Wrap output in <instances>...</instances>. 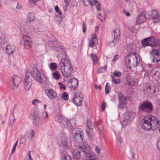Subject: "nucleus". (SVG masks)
I'll use <instances>...</instances> for the list:
<instances>
[{
    "mask_svg": "<svg viewBox=\"0 0 160 160\" xmlns=\"http://www.w3.org/2000/svg\"><path fill=\"white\" fill-rule=\"evenodd\" d=\"M31 75L35 80L38 81L41 83H43L41 74L37 68H33L31 72H30L29 70H27L25 73L24 83V89L25 91L29 90L30 88L32 82L31 79L30 78Z\"/></svg>",
    "mask_w": 160,
    "mask_h": 160,
    "instance_id": "obj_1",
    "label": "nucleus"
},
{
    "mask_svg": "<svg viewBox=\"0 0 160 160\" xmlns=\"http://www.w3.org/2000/svg\"><path fill=\"white\" fill-rule=\"evenodd\" d=\"M142 123L141 124L142 128L145 130H152L160 128V122L156 117L149 116L142 120Z\"/></svg>",
    "mask_w": 160,
    "mask_h": 160,
    "instance_id": "obj_2",
    "label": "nucleus"
},
{
    "mask_svg": "<svg viewBox=\"0 0 160 160\" xmlns=\"http://www.w3.org/2000/svg\"><path fill=\"white\" fill-rule=\"evenodd\" d=\"M62 57L60 63L61 71L64 77L67 78L72 73V67L67 55L65 54Z\"/></svg>",
    "mask_w": 160,
    "mask_h": 160,
    "instance_id": "obj_3",
    "label": "nucleus"
},
{
    "mask_svg": "<svg viewBox=\"0 0 160 160\" xmlns=\"http://www.w3.org/2000/svg\"><path fill=\"white\" fill-rule=\"evenodd\" d=\"M142 44L144 47H157L160 45V40L151 37L144 39L142 41Z\"/></svg>",
    "mask_w": 160,
    "mask_h": 160,
    "instance_id": "obj_4",
    "label": "nucleus"
},
{
    "mask_svg": "<svg viewBox=\"0 0 160 160\" xmlns=\"http://www.w3.org/2000/svg\"><path fill=\"white\" fill-rule=\"evenodd\" d=\"M42 114L37 109H35L33 114L31 116L32 125L34 127H38L41 124V117Z\"/></svg>",
    "mask_w": 160,
    "mask_h": 160,
    "instance_id": "obj_5",
    "label": "nucleus"
},
{
    "mask_svg": "<svg viewBox=\"0 0 160 160\" xmlns=\"http://www.w3.org/2000/svg\"><path fill=\"white\" fill-rule=\"evenodd\" d=\"M139 111L148 113L152 112L153 110L152 104L149 101H144L141 103L138 108Z\"/></svg>",
    "mask_w": 160,
    "mask_h": 160,
    "instance_id": "obj_6",
    "label": "nucleus"
},
{
    "mask_svg": "<svg viewBox=\"0 0 160 160\" xmlns=\"http://www.w3.org/2000/svg\"><path fill=\"white\" fill-rule=\"evenodd\" d=\"M135 116L136 114L133 112H126L123 116L122 125L123 126L130 124V122L132 121Z\"/></svg>",
    "mask_w": 160,
    "mask_h": 160,
    "instance_id": "obj_7",
    "label": "nucleus"
},
{
    "mask_svg": "<svg viewBox=\"0 0 160 160\" xmlns=\"http://www.w3.org/2000/svg\"><path fill=\"white\" fill-rule=\"evenodd\" d=\"M59 140L60 143V147L62 148H68V139L64 132L62 131L60 133Z\"/></svg>",
    "mask_w": 160,
    "mask_h": 160,
    "instance_id": "obj_8",
    "label": "nucleus"
},
{
    "mask_svg": "<svg viewBox=\"0 0 160 160\" xmlns=\"http://www.w3.org/2000/svg\"><path fill=\"white\" fill-rule=\"evenodd\" d=\"M21 78L17 75H13L11 80V82H12L10 87V89L13 90L16 89L21 81Z\"/></svg>",
    "mask_w": 160,
    "mask_h": 160,
    "instance_id": "obj_9",
    "label": "nucleus"
},
{
    "mask_svg": "<svg viewBox=\"0 0 160 160\" xmlns=\"http://www.w3.org/2000/svg\"><path fill=\"white\" fill-rule=\"evenodd\" d=\"M150 17L153 20L154 24L158 23L160 21V15L157 10H152L151 12Z\"/></svg>",
    "mask_w": 160,
    "mask_h": 160,
    "instance_id": "obj_10",
    "label": "nucleus"
},
{
    "mask_svg": "<svg viewBox=\"0 0 160 160\" xmlns=\"http://www.w3.org/2000/svg\"><path fill=\"white\" fill-rule=\"evenodd\" d=\"M75 97L72 99L73 102L76 106H80L82 105L83 98L82 94L81 93L76 94L74 93Z\"/></svg>",
    "mask_w": 160,
    "mask_h": 160,
    "instance_id": "obj_11",
    "label": "nucleus"
},
{
    "mask_svg": "<svg viewBox=\"0 0 160 160\" xmlns=\"http://www.w3.org/2000/svg\"><path fill=\"white\" fill-rule=\"evenodd\" d=\"M58 122L63 125L65 128H71L72 125L68 119L64 117H60L58 118Z\"/></svg>",
    "mask_w": 160,
    "mask_h": 160,
    "instance_id": "obj_12",
    "label": "nucleus"
},
{
    "mask_svg": "<svg viewBox=\"0 0 160 160\" xmlns=\"http://www.w3.org/2000/svg\"><path fill=\"white\" fill-rule=\"evenodd\" d=\"M135 58L137 61V58L136 56L134 55H131V53H128L126 56L124 58V61L126 63V66L127 68L130 69L131 68V61L132 59L134 60Z\"/></svg>",
    "mask_w": 160,
    "mask_h": 160,
    "instance_id": "obj_13",
    "label": "nucleus"
},
{
    "mask_svg": "<svg viewBox=\"0 0 160 160\" xmlns=\"http://www.w3.org/2000/svg\"><path fill=\"white\" fill-rule=\"evenodd\" d=\"M24 42V47L26 49L30 48L32 43V39L27 35H24L23 36Z\"/></svg>",
    "mask_w": 160,
    "mask_h": 160,
    "instance_id": "obj_14",
    "label": "nucleus"
},
{
    "mask_svg": "<svg viewBox=\"0 0 160 160\" xmlns=\"http://www.w3.org/2000/svg\"><path fill=\"white\" fill-rule=\"evenodd\" d=\"M151 53L152 56H151V58L152 62L157 63L160 61V56L157 50L152 51Z\"/></svg>",
    "mask_w": 160,
    "mask_h": 160,
    "instance_id": "obj_15",
    "label": "nucleus"
},
{
    "mask_svg": "<svg viewBox=\"0 0 160 160\" xmlns=\"http://www.w3.org/2000/svg\"><path fill=\"white\" fill-rule=\"evenodd\" d=\"M68 85L70 88H73L75 90L78 86V82L77 79L75 78L71 79L68 83Z\"/></svg>",
    "mask_w": 160,
    "mask_h": 160,
    "instance_id": "obj_16",
    "label": "nucleus"
},
{
    "mask_svg": "<svg viewBox=\"0 0 160 160\" xmlns=\"http://www.w3.org/2000/svg\"><path fill=\"white\" fill-rule=\"evenodd\" d=\"M73 137L76 142L78 143H82L83 142L84 138L83 133L82 132H76L73 134Z\"/></svg>",
    "mask_w": 160,
    "mask_h": 160,
    "instance_id": "obj_17",
    "label": "nucleus"
},
{
    "mask_svg": "<svg viewBox=\"0 0 160 160\" xmlns=\"http://www.w3.org/2000/svg\"><path fill=\"white\" fill-rule=\"evenodd\" d=\"M45 93L48 98L51 100L53 99L57 96L56 92L52 89H48L45 91Z\"/></svg>",
    "mask_w": 160,
    "mask_h": 160,
    "instance_id": "obj_18",
    "label": "nucleus"
},
{
    "mask_svg": "<svg viewBox=\"0 0 160 160\" xmlns=\"http://www.w3.org/2000/svg\"><path fill=\"white\" fill-rule=\"evenodd\" d=\"M146 20V15L144 13H141L138 15L136 21L137 24L139 25L143 22Z\"/></svg>",
    "mask_w": 160,
    "mask_h": 160,
    "instance_id": "obj_19",
    "label": "nucleus"
},
{
    "mask_svg": "<svg viewBox=\"0 0 160 160\" xmlns=\"http://www.w3.org/2000/svg\"><path fill=\"white\" fill-rule=\"evenodd\" d=\"M93 130L92 128H90L88 126H87L86 130L87 135L91 139H93L94 137V134Z\"/></svg>",
    "mask_w": 160,
    "mask_h": 160,
    "instance_id": "obj_20",
    "label": "nucleus"
},
{
    "mask_svg": "<svg viewBox=\"0 0 160 160\" xmlns=\"http://www.w3.org/2000/svg\"><path fill=\"white\" fill-rule=\"evenodd\" d=\"M98 42L96 35H93L89 42V46L92 48H93L94 46L98 44Z\"/></svg>",
    "mask_w": 160,
    "mask_h": 160,
    "instance_id": "obj_21",
    "label": "nucleus"
},
{
    "mask_svg": "<svg viewBox=\"0 0 160 160\" xmlns=\"http://www.w3.org/2000/svg\"><path fill=\"white\" fill-rule=\"evenodd\" d=\"M5 49L7 53L9 55L12 54L15 51V47L13 45H8L5 47Z\"/></svg>",
    "mask_w": 160,
    "mask_h": 160,
    "instance_id": "obj_22",
    "label": "nucleus"
},
{
    "mask_svg": "<svg viewBox=\"0 0 160 160\" xmlns=\"http://www.w3.org/2000/svg\"><path fill=\"white\" fill-rule=\"evenodd\" d=\"M114 36L113 39L116 40V42H118L120 38V31L119 29L116 28L113 32Z\"/></svg>",
    "mask_w": 160,
    "mask_h": 160,
    "instance_id": "obj_23",
    "label": "nucleus"
},
{
    "mask_svg": "<svg viewBox=\"0 0 160 160\" xmlns=\"http://www.w3.org/2000/svg\"><path fill=\"white\" fill-rule=\"evenodd\" d=\"M72 157L75 160H79L81 157V151L77 150L72 152Z\"/></svg>",
    "mask_w": 160,
    "mask_h": 160,
    "instance_id": "obj_24",
    "label": "nucleus"
},
{
    "mask_svg": "<svg viewBox=\"0 0 160 160\" xmlns=\"http://www.w3.org/2000/svg\"><path fill=\"white\" fill-rule=\"evenodd\" d=\"M55 51L57 52L58 56L62 53H64V47L62 46L56 47L55 48Z\"/></svg>",
    "mask_w": 160,
    "mask_h": 160,
    "instance_id": "obj_25",
    "label": "nucleus"
},
{
    "mask_svg": "<svg viewBox=\"0 0 160 160\" xmlns=\"http://www.w3.org/2000/svg\"><path fill=\"white\" fill-rule=\"evenodd\" d=\"M35 14L34 12H31L28 15L27 20L30 22H32L35 18Z\"/></svg>",
    "mask_w": 160,
    "mask_h": 160,
    "instance_id": "obj_26",
    "label": "nucleus"
},
{
    "mask_svg": "<svg viewBox=\"0 0 160 160\" xmlns=\"http://www.w3.org/2000/svg\"><path fill=\"white\" fill-rule=\"evenodd\" d=\"M158 88L155 86L150 84V96L156 94V89Z\"/></svg>",
    "mask_w": 160,
    "mask_h": 160,
    "instance_id": "obj_27",
    "label": "nucleus"
},
{
    "mask_svg": "<svg viewBox=\"0 0 160 160\" xmlns=\"http://www.w3.org/2000/svg\"><path fill=\"white\" fill-rule=\"evenodd\" d=\"M118 98L119 101H124L127 102V99L125 96L121 92H119L118 94Z\"/></svg>",
    "mask_w": 160,
    "mask_h": 160,
    "instance_id": "obj_28",
    "label": "nucleus"
},
{
    "mask_svg": "<svg viewBox=\"0 0 160 160\" xmlns=\"http://www.w3.org/2000/svg\"><path fill=\"white\" fill-rule=\"evenodd\" d=\"M152 77L156 80L158 81L160 78V73L158 72H154L152 75Z\"/></svg>",
    "mask_w": 160,
    "mask_h": 160,
    "instance_id": "obj_29",
    "label": "nucleus"
},
{
    "mask_svg": "<svg viewBox=\"0 0 160 160\" xmlns=\"http://www.w3.org/2000/svg\"><path fill=\"white\" fill-rule=\"evenodd\" d=\"M65 154L64 153V154L62 155V160H71V158L68 154L66 153V152H64Z\"/></svg>",
    "mask_w": 160,
    "mask_h": 160,
    "instance_id": "obj_30",
    "label": "nucleus"
},
{
    "mask_svg": "<svg viewBox=\"0 0 160 160\" xmlns=\"http://www.w3.org/2000/svg\"><path fill=\"white\" fill-rule=\"evenodd\" d=\"M150 84H148L147 85L144 89V92L145 94H146V95L147 96L148 95L150 96Z\"/></svg>",
    "mask_w": 160,
    "mask_h": 160,
    "instance_id": "obj_31",
    "label": "nucleus"
},
{
    "mask_svg": "<svg viewBox=\"0 0 160 160\" xmlns=\"http://www.w3.org/2000/svg\"><path fill=\"white\" fill-rule=\"evenodd\" d=\"M40 0H29V5L31 7H34L36 4V2Z\"/></svg>",
    "mask_w": 160,
    "mask_h": 160,
    "instance_id": "obj_32",
    "label": "nucleus"
},
{
    "mask_svg": "<svg viewBox=\"0 0 160 160\" xmlns=\"http://www.w3.org/2000/svg\"><path fill=\"white\" fill-rule=\"evenodd\" d=\"M61 98L62 100L67 101L68 98V95L66 92L62 93L61 95Z\"/></svg>",
    "mask_w": 160,
    "mask_h": 160,
    "instance_id": "obj_33",
    "label": "nucleus"
},
{
    "mask_svg": "<svg viewBox=\"0 0 160 160\" xmlns=\"http://www.w3.org/2000/svg\"><path fill=\"white\" fill-rule=\"evenodd\" d=\"M92 1L93 0H83V2L85 6H88L90 5L92 7L93 6Z\"/></svg>",
    "mask_w": 160,
    "mask_h": 160,
    "instance_id": "obj_34",
    "label": "nucleus"
},
{
    "mask_svg": "<svg viewBox=\"0 0 160 160\" xmlns=\"http://www.w3.org/2000/svg\"><path fill=\"white\" fill-rule=\"evenodd\" d=\"M130 77V75L129 74H128L126 76V78L127 81V85L129 86L133 85V83L134 82L132 80H130L129 78H129Z\"/></svg>",
    "mask_w": 160,
    "mask_h": 160,
    "instance_id": "obj_35",
    "label": "nucleus"
},
{
    "mask_svg": "<svg viewBox=\"0 0 160 160\" xmlns=\"http://www.w3.org/2000/svg\"><path fill=\"white\" fill-rule=\"evenodd\" d=\"M107 66L101 67L98 69V74H100L104 72L106 70Z\"/></svg>",
    "mask_w": 160,
    "mask_h": 160,
    "instance_id": "obj_36",
    "label": "nucleus"
},
{
    "mask_svg": "<svg viewBox=\"0 0 160 160\" xmlns=\"http://www.w3.org/2000/svg\"><path fill=\"white\" fill-rule=\"evenodd\" d=\"M126 102L124 101H119L118 104V107L119 109H122L124 107V105L126 104Z\"/></svg>",
    "mask_w": 160,
    "mask_h": 160,
    "instance_id": "obj_37",
    "label": "nucleus"
},
{
    "mask_svg": "<svg viewBox=\"0 0 160 160\" xmlns=\"http://www.w3.org/2000/svg\"><path fill=\"white\" fill-rule=\"evenodd\" d=\"M53 77L56 80H58L60 79V75L58 72L55 71L52 73Z\"/></svg>",
    "mask_w": 160,
    "mask_h": 160,
    "instance_id": "obj_38",
    "label": "nucleus"
},
{
    "mask_svg": "<svg viewBox=\"0 0 160 160\" xmlns=\"http://www.w3.org/2000/svg\"><path fill=\"white\" fill-rule=\"evenodd\" d=\"M93 3L96 5L97 10L99 11L101 9V5L96 0H93Z\"/></svg>",
    "mask_w": 160,
    "mask_h": 160,
    "instance_id": "obj_39",
    "label": "nucleus"
},
{
    "mask_svg": "<svg viewBox=\"0 0 160 160\" xmlns=\"http://www.w3.org/2000/svg\"><path fill=\"white\" fill-rule=\"evenodd\" d=\"M112 82L115 84H118L119 83L121 80L120 79L114 78L112 76Z\"/></svg>",
    "mask_w": 160,
    "mask_h": 160,
    "instance_id": "obj_40",
    "label": "nucleus"
},
{
    "mask_svg": "<svg viewBox=\"0 0 160 160\" xmlns=\"http://www.w3.org/2000/svg\"><path fill=\"white\" fill-rule=\"evenodd\" d=\"M57 67V64L55 63L52 62L50 64V68L53 71L55 70Z\"/></svg>",
    "mask_w": 160,
    "mask_h": 160,
    "instance_id": "obj_41",
    "label": "nucleus"
},
{
    "mask_svg": "<svg viewBox=\"0 0 160 160\" xmlns=\"http://www.w3.org/2000/svg\"><path fill=\"white\" fill-rule=\"evenodd\" d=\"M110 89V86L109 83L107 82L106 84L105 87V92L107 94L109 93V90Z\"/></svg>",
    "mask_w": 160,
    "mask_h": 160,
    "instance_id": "obj_42",
    "label": "nucleus"
},
{
    "mask_svg": "<svg viewBox=\"0 0 160 160\" xmlns=\"http://www.w3.org/2000/svg\"><path fill=\"white\" fill-rule=\"evenodd\" d=\"M90 55L93 62L96 63L98 61L97 57L96 55L93 54L92 53Z\"/></svg>",
    "mask_w": 160,
    "mask_h": 160,
    "instance_id": "obj_43",
    "label": "nucleus"
},
{
    "mask_svg": "<svg viewBox=\"0 0 160 160\" xmlns=\"http://www.w3.org/2000/svg\"><path fill=\"white\" fill-rule=\"evenodd\" d=\"M112 74L115 77H119L121 75V73L118 71L116 70L113 72Z\"/></svg>",
    "mask_w": 160,
    "mask_h": 160,
    "instance_id": "obj_44",
    "label": "nucleus"
},
{
    "mask_svg": "<svg viewBox=\"0 0 160 160\" xmlns=\"http://www.w3.org/2000/svg\"><path fill=\"white\" fill-rule=\"evenodd\" d=\"M54 9L56 11V12L58 14L59 16L60 17L62 14V12L59 10L58 7L57 5L55 7Z\"/></svg>",
    "mask_w": 160,
    "mask_h": 160,
    "instance_id": "obj_45",
    "label": "nucleus"
},
{
    "mask_svg": "<svg viewBox=\"0 0 160 160\" xmlns=\"http://www.w3.org/2000/svg\"><path fill=\"white\" fill-rule=\"evenodd\" d=\"M29 134L30 136H31V137H29V139L30 140H32V138L34 137L35 135V132L34 130H32L30 132H29Z\"/></svg>",
    "mask_w": 160,
    "mask_h": 160,
    "instance_id": "obj_46",
    "label": "nucleus"
},
{
    "mask_svg": "<svg viewBox=\"0 0 160 160\" xmlns=\"http://www.w3.org/2000/svg\"><path fill=\"white\" fill-rule=\"evenodd\" d=\"M31 151H29L28 152V155L26 156V160H32V159L31 156L30 155Z\"/></svg>",
    "mask_w": 160,
    "mask_h": 160,
    "instance_id": "obj_47",
    "label": "nucleus"
},
{
    "mask_svg": "<svg viewBox=\"0 0 160 160\" xmlns=\"http://www.w3.org/2000/svg\"><path fill=\"white\" fill-rule=\"evenodd\" d=\"M98 15L101 17H98V18L102 22H103L104 21L105 19V14H104L103 16H101V14L99 13Z\"/></svg>",
    "mask_w": 160,
    "mask_h": 160,
    "instance_id": "obj_48",
    "label": "nucleus"
},
{
    "mask_svg": "<svg viewBox=\"0 0 160 160\" xmlns=\"http://www.w3.org/2000/svg\"><path fill=\"white\" fill-rule=\"evenodd\" d=\"M117 42H116V40L113 39L112 41L109 42V45L111 47H114L115 46L116 43Z\"/></svg>",
    "mask_w": 160,
    "mask_h": 160,
    "instance_id": "obj_49",
    "label": "nucleus"
},
{
    "mask_svg": "<svg viewBox=\"0 0 160 160\" xmlns=\"http://www.w3.org/2000/svg\"><path fill=\"white\" fill-rule=\"evenodd\" d=\"M58 84L60 85V89L62 88L64 90H65L66 89L65 85L62 83V82H58Z\"/></svg>",
    "mask_w": 160,
    "mask_h": 160,
    "instance_id": "obj_50",
    "label": "nucleus"
},
{
    "mask_svg": "<svg viewBox=\"0 0 160 160\" xmlns=\"http://www.w3.org/2000/svg\"><path fill=\"white\" fill-rule=\"evenodd\" d=\"M26 139L24 137H21L20 138V140L21 141V143L23 144L25 143L26 141Z\"/></svg>",
    "mask_w": 160,
    "mask_h": 160,
    "instance_id": "obj_51",
    "label": "nucleus"
},
{
    "mask_svg": "<svg viewBox=\"0 0 160 160\" xmlns=\"http://www.w3.org/2000/svg\"><path fill=\"white\" fill-rule=\"evenodd\" d=\"M106 103L105 102H103L102 104L101 105V108L102 109V110L103 111L106 108Z\"/></svg>",
    "mask_w": 160,
    "mask_h": 160,
    "instance_id": "obj_52",
    "label": "nucleus"
},
{
    "mask_svg": "<svg viewBox=\"0 0 160 160\" xmlns=\"http://www.w3.org/2000/svg\"><path fill=\"white\" fill-rule=\"evenodd\" d=\"M157 148L160 150V139L158 140L157 142Z\"/></svg>",
    "mask_w": 160,
    "mask_h": 160,
    "instance_id": "obj_53",
    "label": "nucleus"
},
{
    "mask_svg": "<svg viewBox=\"0 0 160 160\" xmlns=\"http://www.w3.org/2000/svg\"><path fill=\"white\" fill-rule=\"evenodd\" d=\"M130 155L131 157V160H134L135 159V155L134 153L132 152H131L130 153Z\"/></svg>",
    "mask_w": 160,
    "mask_h": 160,
    "instance_id": "obj_54",
    "label": "nucleus"
},
{
    "mask_svg": "<svg viewBox=\"0 0 160 160\" xmlns=\"http://www.w3.org/2000/svg\"><path fill=\"white\" fill-rule=\"evenodd\" d=\"M39 102H40V101H39V100H38L37 99H35L32 101V104L35 105L36 103Z\"/></svg>",
    "mask_w": 160,
    "mask_h": 160,
    "instance_id": "obj_55",
    "label": "nucleus"
},
{
    "mask_svg": "<svg viewBox=\"0 0 160 160\" xmlns=\"http://www.w3.org/2000/svg\"><path fill=\"white\" fill-rule=\"evenodd\" d=\"M119 57V56L118 55H115L113 59V61H115L117 60Z\"/></svg>",
    "mask_w": 160,
    "mask_h": 160,
    "instance_id": "obj_56",
    "label": "nucleus"
},
{
    "mask_svg": "<svg viewBox=\"0 0 160 160\" xmlns=\"http://www.w3.org/2000/svg\"><path fill=\"white\" fill-rule=\"evenodd\" d=\"M95 88L96 89H98L100 90H101L102 89V87L101 85H95Z\"/></svg>",
    "mask_w": 160,
    "mask_h": 160,
    "instance_id": "obj_57",
    "label": "nucleus"
},
{
    "mask_svg": "<svg viewBox=\"0 0 160 160\" xmlns=\"http://www.w3.org/2000/svg\"><path fill=\"white\" fill-rule=\"evenodd\" d=\"M124 13L127 16H129L130 15L129 12L128 11H126L125 10H123Z\"/></svg>",
    "mask_w": 160,
    "mask_h": 160,
    "instance_id": "obj_58",
    "label": "nucleus"
},
{
    "mask_svg": "<svg viewBox=\"0 0 160 160\" xmlns=\"http://www.w3.org/2000/svg\"><path fill=\"white\" fill-rule=\"evenodd\" d=\"M83 26L82 27V29L83 30V32L84 33H85L86 32V27L85 26V23L84 22H83Z\"/></svg>",
    "mask_w": 160,
    "mask_h": 160,
    "instance_id": "obj_59",
    "label": "nucleus"
},
{
    "mask_svg": "<svg viewBox=\"0 0 160 160\" xmlns=\"http://www.w3.org/2000/svg\"><path fill=\"white\" fill-rule=\"evenodd\" d=\"M12 116H13V117H14V115L13 113H12ZM15 119L14 118L13 119L12 121H11L10 122V124L11 125H12L13 124V123H14V122L15 121Z\"/></svg>",
    "mask_w": 160,
    "mask_h": 160,
    "instance_id": "obj_60",
    "label": "nucleus"
},
{
    "mask_svg": "<svg viewBox=\"0 0 160 160\" xmlns=\"http://www.w3.org/2000/svg\"><path fill=\"white\" fill-rule=\"evenodd\" d=\"M95 150L98 153H100V149L98 147H96Z\"/></svg>",
    "mask_w": 160,
    "mask_h": 160,
    "instance_id": "obj_61",
    "label": "nucleus"
},
{
    "mask_svg": "<svg viewBox=\"0 0 160 160\" xmlns=\"http://www.w3.org/2000/svg\"><path fill=\"white\" fill-rule=\"evenodd\" d=\"M71 0H64V2L67 5H68L69 3V1Z\"/></svg>",
    "mask_w": 160,
    "mask_h": 160,
    "instance_id": "obj_62",
    "label": "nucleus"
},
{
    "mask_svg": "<svg viewBox=\"0 0 160 160\" xmlns=\"http://www.w3.org/2000/svg\"><path fill=\"white\" fill-rule=\"evenodd\" d=\"M68 5H66V4H65V6L64 8V10L65 12L67 10Z\"/></svg>",
    "mask_w": 160,
    "mask_h": 160,
    "instance_id": "obj_63",
    "label": "nucleus"
},
{
    "mask_svg": "<svg viewBox=\"0 0 160 160\" xmlns=\"http://www.w3.org/2000/svg\"><path fill=\"white\" fill-rule=\"evenodd\" d=\"M15 148H15V147H13V148H12V152H11V154H12L15 151Z\"/></svg>",
    "mask_w": 160,
    "mask_h": 160,
    "instance_id": "obj_64",
    "label": "nucleus"
}]
</instances>
